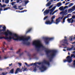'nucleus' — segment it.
<instances>
[{
	"mask_svg": "<svg viewBox=\"0 0 75 75\" xmlns=\"http://www.w3.org/2000/svg\"><path fill=\"white\" fill-rule=\"evenodd\" d=\"M55 16H53L51 18V19L52 20L51 21L52 23L53 22L54 23H55V22L54 21V19H55Z\"/></svg>",
	"mask_w": 75,
	"mask_h": 75,
	"instance_id": "15",
	"label": "nucleus"
},
{
	"mask_svg": "<svg viewBox=\"0 0 75 75\" xmlns=\"http://www.w3.org/2000/svg\"><path fill=\"white\" fill-rule=\"evenodd\" d=\"M18 64L19 66H21V65L22 64L21 63H18Z\"/></svg>",
	"mask_w": 75,
	"mask_h": 75,
	"instance_id": "43",
	"label": "nucleus"
},
{
	"mask_svg": "<svg viewBox=\"0 0 75 75\" xmlns=\"http://www.w3.org/2000/svg\"><path fill=\"white\" fill-rule=\"evenodd\" d=\"M23 9V8H20V10H22Z\"/></svg>",
	"mask_w": 75,
	"mask_h": 75,
	"instance_id": "54",
	"label": "nucleus"
},
{
	"mask_svg": "<svg viewBox=\"0 0 75 75\" xmlns=\"http://www.w3.org/2000/svg\"><path fill=\"white\" fill-rule=\"evenodd\" d=\"M33 45H35L37 51H40V48H44V47L41 43L40 40H35L33 42Z\"/></svg>",
	"mask_w": 75,
	"mask_h": 75,
	"instance_id": "4",
	"label": "nucleus"
},
{
	"mask_svg": "<svg viewBox=\"0 0 75 75\" xmlns=\"http://www.w3.org/2000/svg\"><path fill=\"white\" fill-rule=\"evenodd\" d=\"M73 57L74 58H75V54H71V56H68L66 58V59H64V62H68L69 63H70L72 61V58Z\"/></svg>",
	"mask_w": 75,
	"mask_h": 75,
	"instance_id": "5",
	"label": "nucleus"
},
{
	"mask_svg": "<svg viewBox=\"0 0 75 75\" xmlns=\"http://www.w3.org/2000/svg\"><path fill=\"white\" fill-rule=\"evenodd\" d=\"M20 71V68H17L15 72V74H17V73H18V71Z\"/></svg>",
	"mask_w": 75,
	"mask_h": 75,
	"instance_id": "17",
	"label": "nucleus"
},
{
	"mask_svg": "<svg viewBox=\"0 0 75 75\" xmlns=\"http://www.w3.org/2000/svg\"><path fill=\"white\" fill-rule=\"evenodd\" d=\"M62 45H63V46H65V45L64 44H62Z\"/></svg>",
	"mask_w": 75,
	"mask_h": 75,
	"instance_id": "56",
	"label": "nucleus"
},
{
	"mask_svg": "<svg viewBox=\"0 0 75 75\" xmlns=\"http://www.w3.org/2000/svg\"><path fill=\"white\" fill-rule=\"evenodd\" d=\"M20 51H21V49H19L18 51L16 52V54H19L20 53Z\"/></svg>",
	"mask_w": 75,
	"mask_h": 75,
	"instance_id": "34",
	"label": "nucleus"
},
{
	"mask_svg": "<svg viewBox=\"0 0 75 75\" xmlns=\"http://www.w3.org/2000/svg\"><path fill=\"white\" fill-rule=\"evenodd\" d=\"M73 62L74 63V65H75V60Z\"/></svg>",
	"mask_w": 75,
	"mask_h": 75,
	"instance_id": "52",
	"label": "nucleus"
},
{
	"mask_svg": "<svg viewBox=\"0 0 75 75\" xmlns=\"http://www.w3.org/2000/svg\"><path fill=\"white\" fill-rule=\"evenodd\" d=\"M58 11V10H57L56 11H55L54 12L55 13L57 12V11Z\"/></svg>",
	"mask_w": 75,
	"mask_h": 75,
	"instance_id": "50",
	"label": "nucleus"
},
{
	"mask_svg": "<svg viewBox=\"0 0 75 75\" xmlns=\"http://www.w3.org/2000/svg\"><path fill=\"white\" fill-rule=\"evenodd\" d=\"M60 18H61V17H59L56 20V22L55 23L56 24H58L59 22V19H60Z\"/></svg>",
	"mask_w": 75,
	"mask_h": 75,
	"instance_id": "16",
	"label": "nucleus"
},
{
	"mask_svg": "<svg viewBox=\"0 0 75 75\" xmlns=\"http://www.w3.org/2000/svg\"><path fill=\"white\" fill-rule=\"evenodd\" d=\"M6 30V26L2 27V29H0V35H5L6 36L5 37H0V40H2L3 38H4L5 40H11L12 39H13V40H16V39H14V35L10 34V33H12L10 31L8 30H7L5 32ZM2 31L5 32H2Z\"/></svg>",
	"mask_w": 75,
	"mask_h": 75,
	"instance_id": "1",
	"label": "nucleus"
},
{
	"mask_svg": "<svg viewBox=\"0 0 75 75\" xmlns=\"http://www.w3.org/2000/svg\"><path fill=\"white\" fill-rule=\"evenodd\" d=\"M72 37H73V36H70L69 40H70L71 41H72V40H73V38H72Z\"/></svg>",
	"mask_w": 75,
	"mask_h": 75,
	"instance_id": "29",
	"label": "nucleus"
},
{
	"mask_svg": "<svg viewBox=\"0 0 75 75\" xmlns=\"http://www.w3.org/2000/svg\"><path fill=\"white\" fill-rule=\"evenodd\" d=\"M54 39V38H44L45 43L46 44H48V43H49V41H51L52 40H53Z\"/></svg>",
	"mask_w": 75,
	"mask_h": 75,
	"instance_id": "6",
	"label": "nucleus"
},
{
	"mask_svg": "<svg viewBox=\"0 0 75 75\" xmlns=\"http://www.w3.org/2000/svg\"><path fill=\"white\" fill-rule=\"evenodd\" d=\"M62 42L63 43V44H67V45L68 44V40L67 39H65L63 40L62 41Z\"/></svg>",
	"mask_w": 75,
	"mask_h": 75,
	"instance_id": "10",
	"label": "nucleus"
},
{
	"mask_svg": "<svg viewBox=\"0 0 75 75\" xmlns=\"http://www.w3.org/2000/svg\"><path fill=\"white\" fill-rule=\"evenodd\" d=\"M64 16L63 15L61 18H60V19H61V20H62V19L64 18Z\"/></svg>",
	"mask_w": 75,
	"mask_h": 75,
	"instance_id": "45",
	"label": "nucleus"
},
{
	"mask_svg": "<svg viewBox=\"0 0 75 75\" xmlns=\"http://www.w3.org/2000/svg\"><path fill=\"white\" fill-rule=\"evenodd\" d=\"M12 65H13V64L12 63H11L10 64H9V66H10V67H11V66Z\"/></svg>",
	"mask_w": 75,
	"mask_h": 75,
	"instance_id": "51",
	"label": "nucleus"
},
{
	"mask_svg": "<svg viewBox=\"0 0 75 75\" xmlns=\"http://www.w3.org/2000/svg\"><path fill=\"white\" fill-rule=\"evenodd\" d=\"M25 65H26L27 66V65H28V64H27V63H26L25 62Z\"/></svg>",
	"mask_w": 75,
	"mask_h": 75,
	"instance_id": "53",
	"label": "nucleus"
},
{
	"mask_svg": "<svg viewBox=\"0 0 75 75\" xmlns=\"http://www.w3.org/2000/svg\"><path fill=\"white\" fill-rule=\"evenodd\" d=\"M73 4H74L72 3H70L69 4V7H71V6H73Z\"/></svg>",
	"mask_w": 75,
	"mask_h": 75,
	"instance_id": "27",
	"label": "nucleus"
},
{
	"mask_svg": "<svg viewBox=\"0 0 75 75\" xmlns=\"http://www.w3.org/2000/svg\"><path fill=\"white\" fill-rule=\"evenodd\" d=\"M29 1H25V4H27L28 3Z\"/></svg>",
	"mask_w": 75,
	"mask_h": 75,
	"instance_id": "32",
	"label": "nucleus"
},
{
	"mask_svg": "<svg viewBox=\"0 0 75 75\" xmlns=\"http://www.w3.org/2000/svg\"><path fill=\"white\" fill-rule=\"evenodd\" d=\"M53 0H50L49 2H48L46 5V6L47 7H48L50 6V4H51V3L52 2H53Z\"/></svg>",
	"mask_w": 75,
	"mask_h": 75,
	"instance_id": "11",
	"label": "nucleus"
},
{
	"mask_svg": "<svg viewBox=\"0 0 75 75\" xmlns=\"http://www.w3.org/2000/svg\"><path fill=\"white\" fill-rule=\"evenodd\" d=\"M10 34L11 35H13L14 37H15V38H17L16 39H16V40H15V41H17V40L23 41V44H26L27 45H30V42H25V41H28V40H30V37H28L26 38H25L23 36H22L21 37H20L18 35H17V34H12L11 33H10Z\"/></svg>",
	"mask_w": 75,
	"mask_h": 75,
	"instance_id": "2",
	"label": "nucleus"
},
{
	"mask_svg": "<svg viewBox=\"0 0 75 75\" xmlns=\"http://www.w3.org/2000/svg\"><path fill=\"white\" fill-rule=\"evenodd\" d=\"M6 5H5L4 4L3 5H1V4L0 3V7H6Z\"/></svg>",
	"mask_w": 75,
	"mask_h": 75,
	"instance_id": "20",
	"label": "nucleus"
},
{
	"mask_svg": "<svg viewBox=\"0 0 75 75\" xmlns=\"http://www.w3.org/2000/svg\"><path fill=\"white\" fill-rule=\"evenodd\" d=\"M2 27V25H0V28H1Z\"/></svg>",
	"mask_w": 75,
	"mask_h": 75,
	"instance_id": "55",
	"label": "nucleus"
},
{
	"mask_svg": "<svg viewBox=\"0 0 75 75\" xmlns=\"http://www.w3.org/2000/svg\"><path fill=\"white\" fill-rule=\"evenodd\" d=\"M4 44H6V42H3Z\"/></svg>",
	"mask_w": 75,
	"mask_h": 75,
	"instance_id": "61",
	"label": "nucleus"
},
{
	"mask_svg": "<svg viewBox=\"0 0 75 75\" xmlns=\"http://www.w3.org/2000/svg\"><path fill=\"white\" fill-rule=\"evenodd\" d=\"M40 69L41 70V72H44V71H45L47 69V67L44 65H42L41 67L40 68Z\"/></svg>",
	"mask_w": 75,
	"mask_h": 75,
	"instance_id": "8",
	"label": "nucleus"
},
{
	"mask_svg": "<svg viewBox=\"0 0 75 75\" xmlns=\"http://www.w3.org/2000/svg\"><path fill=\"white\" fill-rule=\"evenodd\" d=\"M69 3H70V2H67L65 4V5L67 6V4H69Z\"/></svg>",
	"mask_w": 75,
	"mask_h": 75,
	"instance_id": "42",
	"label": "nucleus"
},
{
	"mask_svg": "<svg viewBox=\"0 0 75 75\" xmlns=\"http://www.w3.org/2000/svg\"><path fill=\"white\" fill-rule=\"evenodd\" d=\"M5 3L7 4L9 2V0H6L5 1Z\"/></svg>",
	"mask_w": 75,
	"mask_h": 75,
	"instance_id": "28",
	"label": "nucleus"
},
{
	"mask_svg": "<svg viewBox=\"0 0 75 75\" xmlns=\"http://www.w3.org/2000/svg\"><path fill=\"white\" fill-rule=\"evenodd\" d=\"M75 41H74V42H72V44H75Z\"/></svg>",
	"mask_w": 75,
	"mask_h": 75,
	"instance_id": "57",
	"label": "nucleus"
},
{
	"mask_svg": "<svg viewBox=\"0 0 75 75\" xmlns=\"http://www.w3.org/2000/svg\"><path fill=\"white\" fill-rule=\"evenodd\" d=\"M71 14H69V15H68L67 16L64 17L66 18H68L69 17V15H70Z\"/></svg>",
	"mask_w": 75,
	"mask_h": 75,
	"instance_id": "39",
	"label": "nucleus"
},
{
	"mask_svg": "<svg viewBox=\"0 0 75 75\" xmlns=\"http://www.w3.org/2000/svg\"><path fill=\"white\" fill-rule=\"evenodd\" d=\"M11 74H13L14 73V69H12L10 71Z\"/></svg>",
	"mask_w": 75,
	"mask_h": 75,
	"instance_id": "21",
	"label": "nucleus"
},
{
	"mask_svg": "<svg viewBox=\"0 0 75 75\" xmlns=\"http://www.w3.org/2000/svg\"><path fill=\"white\" fill-rule=\"evenodd\" d=\"M48 18V16H46V17H45L44 18V20H45L46 18Z\"/></svg>",
	"mask_w": 75,
	"mask_h": 75,
	"instance_id": "40",
	"label": "nucleus"
},
{
	"mask_svg": "<svg viewBox=\"0 0 75 75\" xmlns=\"http://www.w3.org/2000/svg\"><path fill=\"white\" fill-rule=\"evenodd\" d=\"M44 63L45 64H46L48 66H50V62H48L46 60H44Z\"/></svg>",
	"mask_w": 75,
	"mask_h": 75,
	"instance_id": "13",
	"label": "nucleus"
},
{
	"mask_svg": "<svg viewBox=\"0 0 75 75\" xmlns=\"http://www.w3.org/2000/svg\"><path fill=\"white\" fill-rule=\"evenodd\" d=\"M45 51L46 52L47 57H50V61H52V59L53 58H54L56 55L57 50H50L47 49L45 50Z\"/></svg>",
	"mask_w": 75,
	"mask_h": 75,
	"instance_id": "3",
	"label": "nucleus"
},
{
	"mask_svg": "<svg viewBox=\"0 0 75 75\" xmlns=\"http://www.w3.org/2000/svg\"><path fill=\"white\" fill-rule=\"evenodd\" d=\"M73 52L74 54H75V51Z\"/></svg>",
	"mask_w": 75,
	"mask_h": 75,
	"instance_id": "64",
	"label": "nucleus"
},
{
	"mask_svg": "<svg viewBox=\"0 0 75 75\" xmlns=\"http://www.w3.org/2000/svg\"><path fill=\"white\" fill-rule=\"evenodd\" d=\"M50 10H46L44 12V14H48L49 13H50Z\"/></svg>",
	"mask_w": 75,
	"mask_h": 75,
	"instance_id": "12",
	"label": "nucleus"
},
{
	"mask_svg": "<svg viewBox=\"0 0 75 75\" xmlns=\"http://www.w3.org/2000/svg\"><path fill=\"white\" fill-rule=\"evenodd\" d=\"M6 49H7L6 48H4V47H3L2 48L3 52H4V50H6Z\"/></svg>",
	"mask_w": 75,
	"mask_h": 75,
	"instance_id": "26",
	"label": "nucleus"
},
{
	"mask_svg": "<svg viewBox=\"0 0 75 75\" xmlns=\"http://www.w3.org/2000/svg\"><path fill=\"white\" fill-rule=\"evenodd\" d=\"M53 6H54V5L53 4H52V5L50 6L49 7V8L50 9V8H52V7Z\"/></svg>",
	"mask_w": 75,
	"mask_h": 75,
	"instance_id": "37",
	"label": "nucleus"
},
{
	"mask_svg": "<svg viewBox=\"0 0 75 75\" xmlns=\"http://www.w3.org/2000/svg\"><path fill=\"white\" fill-rule=\"evenodd\" d=\"M10 50H13V49L12 48H11V49H10Z\"/></svg>",
	"mask_w": 75,
	"mask_h": 75,
	"instance_id": "59",
	"label": "nucleus"
},
{
	"mask_svg": "<svg viewBox=\"0 0 75 75\" xmlns=\"http://www.w3.org/2000/svg\"><path fill=\"white\" fill-rule=\"evenodd\" d=\"M74 21V19H72L71 23H73Z\"/></svg>",
	"mask_w": 75,
	"mask_h": 75,
	"instance_id": "46",
	"label": "nucleus"
},
{
	"mask_svg": "<svg viewBox=\"0 0 75 75\" xmlns=\"http://www.w3.org/2000/svg\"><path fill=\"white\" fill-rule=\"evenodd\" d=\"M59 9L61 11L64 10V6H61L59 8Z\"/></svg>",
	"mask_w": 75,
	"mask_h": 75,
	"instance_id": "19",
	"label": "nucleus"
},
{
	"mask_svg": "<svg viewBox=\"0 0 75 75\" xmlns=\"http://www.w3.org/2000/svg\"><path fill=\"white\" fill-rule=\"evenodd\" d=\"M55 8H56V6H55L53 7L50 10V16H51V15H54V14L55 13L54 12H53V11H54V10Z\"/></svg>",
	"mask_w": 75,
	"mask_h": 75,
	"instance_id": "7",
	"label": "nucleus"
},
{
	"mask_svg": "<svg viewBox=\"0 0 75 75\" xmlns=\"http://www.w3.org/2000/svg\"><path fill=\"white\" fill-rule=\"evenodd\" d=\"M61 5H62V3H61V2H59L57 3V6L58 7H60Z\"/></svg>",
	"mask_w": 75,
	"mask_h": 75,
	"instance_id": "18",
	"label": "nucleus"
},
{
	"mask_svg": "<svg viewBox=\"0 0 75 75\" xmlns=\"http://www.w3.org/2000/svg\"><path fill=\"white\" fill-rule=\"evenodd\" d=\"M66 18L64 17L63 19V23H65V20Z\"/></svg>",
	"mask_w": 75,
	"mask_h": 75,
	"instance_id": "33",
	"label": "nucleus"
},
{
	"mask_svg": "<svg viewBox=\"0 0 75 75\" xmlns=\"http://www.w3.org/2000/svg\"><path fill=\"white\" fill-rule=\"evenodd\" d=\"M63 51H66V50L64 49V50H63Z\"/></svg>",
	"mask_w": 75,
	"mask_h": 75,
	"instance_id": "63",
	"label": "nucleus"
},
{
	"mask_svg": "<svg viewBox=\"0 0 75 75\" xmlns=\"http://www.w3.org/2000/svg\"><path fill=\"white\" fill-rule=\"evenodd\" d=\"M60 14H63V12H61L60 13Z\"/></svg>",
	"mask_w": 75,
	"mask_h": 75,
	"instance_id": "60",
	"label": "nucleus"
},
{
	"mask_svg": "<svg viewBox=\"0 0 75 75\" xmlns=\"http://www.w3.org/2000/svg\"><path fill=\"white\" fill-rule=\"evenodd\" d=\"M3 9H2V8H0V14H1V11H3Z\"/></svg>",
	"mask_w": 75,
	"mask_h": 75,
	"instance_id": "38",
	"label": "nucleus"
},
{
	"mask_svg": "<svg viewBox=\"0 0 75 75\" xmlns=\"http://www.w3.org/2000/svg\"><path fill=\"white\" fill-rule=\"evenodd\" d=\"M52 22H51V21H46L45 23L46 24H52Z\"/></svg>",
	"mask_w": 75,
	"mask_h": 75,
	"instance_id": "14",
	"label": "nucleus"
},
{
	"mask_svg": "<svg viewBox=\"0 0 75 75\" xmlns=\"http://www.w3.org/2000/svg\"><path fill=\"white\" fill-rule=\"evenodd\" d=\"M20 2V0H17V3H18Z\"/></svg>",
	"mask_w": 75,
	"mask_h": 75,
	"instance_id": "49",
	"label": "nucleus"
},
{
	"mask_svg": "<svg viewBox=\"0 0 75 75\" xmlns=\"http://www.w3.org/2000/svg\"><path fill=\"white\" fill-rule=\"evenodd\" d=\"M10 7H8L7 8H6L4 9V11H5V10H8V9H10Z\"/></svg>",
	"mask_w": 75,
	"mask_h": 75,
	"instance_id": "25",
	"label": "nucleus"
},
{
	"mask_svg": "<svg viewBox=\"0 0 75 75\" xmlns=\"http://www.w3.org/2000/svg\"><path fill=\"white\" fill-rule=\"evenodd\" d=\"M37 64H38V65H41V63H37V62H35V63H32L30 65L31 66H32V65L33 66H35V67H37Z\"/></svg>",
	"mask_w": 75,
	"mask_h": 75,
	"instance_id": "9",
	"label": "nucleus"
},
{
	"mask_svg": "<svg viewBox=\"0 0 75 75\" xmlns=\"http://www.w3.org/2000/svg\"><path fill=\"white\" fill-rule=\"evenodd\" d=\"M7 74V73H2V74L3 75H6V74Z\"/></svg>",
	"mask_w": 75,
	"mask_h": 75,
	"instance_id": "47",
	"label": "nucleus"
},
{
	"mask_svg": "<svg viewBox=\"0 0 75 75\" xmlns=\"http://www.w3.org/2000/svg\"><path fill=\"white\" fill-rule=\"evenodd\" d=\"M34 71H37V69H36V67H35L33 70Z\"/></svg>",
	"mask_w": 75,
	"mask_h": 75,
	"instance_id": "41",
	"label": "nucleus"
},
{
	"mask_svg": "<svg viewBox=\"0 0 75 75\" xmlns=\"http://www.w3.org/2000/svg\"><path fill=\"white\" fill-rule=\"evenodd\" d=\"M23 54H24L23 52H22V53L20 54V56H21V55H23Z\"/></svg>",
	"mask_w": 75,
	"mask_h": 75,
	"instance_id": "48",
	"label": "nucleus"
},
{
	"mask_svg": "<svg viewBox=\"0 0 75 75\" xmlns=\"http://www.w3.org/2000/svg\"><path fill=\"white\" fill-rule=\"evenodd\" d=\"M16 2H13L11 3V4L12 6H14V4H16Z\"/></svg>",
	"mask_w": 75,
	"mask_h": 75,
	"instance_id": "30",
	"label": "nucleus"
},
{
	"mask_svg": "<svg viewBox=\"0 0 75 75\" xmlns=\"http://www.w3.org/2000/svg\"><path fill=\"white\" fill-rule=\"evenodd\" d=\"M67 21L68 23H71V20H70V19H69V18H68Z\"/></svg>",
	"mask_w": 75,
	"mask_h": 75,
	"instance_id": "35",
	"label": "nucleus"
},
{
	"mask_svg": "<svg viewBox=\"0 0 75 75\" xmlns=\"http://www.w3.org/2000/svg\"><path fill=\"white\" fill-rule=\"evenodd\" d=\"M27 11V10H24L23 11H21V13H24V12H25V11Z\"/></svg>",
	"mask_w": 75,
	"mask_h": 75,
	"instance_id": "36",
	"label": "nucleus"
},
{
	"mask_svg": "<svg viewBox=\"0 0 75 75\" xmlns=\"http://www.w3.org/2000/svg\"><path fill=\"white\" fill-rule=\"evenodd\" d=\"M13 8H15L16 9H17L18 8H17V6L16 5H15L13 6Z\"/></svg>",
	"mask_w": 75,
	"mask_h": 75,
	"instance_id": "31",
	"label": "nucleus"
},
{
	"mask_svg": "<svg viewBox=\"0 0 75 75\" xmlns=\"http://www.w3.org/2000/svg\"><path fill=\"white\" fill-rule=\"evenodd\" d=\"M68 6H66L64 7V9H65V8H68Z\"/></svg>",
	"mask_w": 75,
	"mask_h": 75,
	"instance_id": "44",
	"label": "nucleus"
},
{
	"mask_svg": "<svg viewBox=\"0 0 75 75\" xmlns=\"http://www.w3.org/2000/svg\"><path fill=\"white\" fill-rule=\"evenodd\" d=\"M73 48V47H71V48L68 47L67 48V51H71V50H72Z\"/></svg>",
	"mask_w": 75,
	"mask_h": 75,
	"instance_id": "22",
	"label": "nucleus"
},
{
	"mask_svg": "<svg viewBox=\"0 0 75 75\" xmlns=\"http://www.w3.org/2000/svg\"><path fill=\"white\" fill-rule=\"evenodd\" d=\"M32 30V28H31L29 30H28L27 31H26V34L28 33H29V32H30L31 31V30Z\"/></svg>",
	"mask_w": 75,
	"mask_h": 75,
	"instance_id": "24",
	"label": "nucleus"
},
{
	"mask_svg": "<svg viewBox=\"0 0 75 75\" xmlns=\"http://www.w3.org/2000/svg\"><path fill=\"white\" fill-rule=\"evenodd\" d=\"M22 69H23V72H24V71H26V70H27V68H23V67L22 68Z\"/></svg>",
	"mask_w": 75,
	"mask_h": 75,
	"instance_id": "23",
	"label": "nucleus"
},
{
	"mask_svg": "<svg viewBox=\"0 0 75 75\" xmlns=\"http://www.w3.org/2000/svg\"><path fill=\"white\" fill-rule=\"evenodd\" d=\"M4 58L5 59H7V57H4Z\"/></svg>",
	"mask_w": 75,
	"mask_h": 75,
	"instance_id": "58",
	"label": "nucleus"
},
{
	"mask_svg": "<svg viewBox=\"0 0 75 75\" xmlns=\"http://www.w3.org/2000/svg\"><path fill=\"white\" fill-rule=\"evenodd\" d=\"M44 10H45V8H44L42 10V12L43 11H44Z\"/></svg>",
	"mask_w": 75,
	"mask_h": 75,
	"instance_id": "62",
	"label": "nucleus"
}]
</instances>
